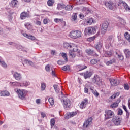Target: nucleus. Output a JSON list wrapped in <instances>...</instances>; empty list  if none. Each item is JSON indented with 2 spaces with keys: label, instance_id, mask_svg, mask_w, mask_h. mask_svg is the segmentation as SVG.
Instances as JSON below:
<instances>
[{
  "label": "nucleus",
  "instance_id": "1",
  "mask_svg": "<svg viewBox=\"0 0 130 130\" xmlns=\"http://www.w3.org/2000/svg\"><path fill=\"white\" fill-rule=\"evenodd\" d=\"M114 37L115 35L114 34H112L108 36L106 42L105 43V47L106 49H109L112 46L113 41H114Z\"/></svg>",
  "mask_w": 130,
  "mask_h": 130
},
{
  "label": "nucleus",
  "instance_id": "2",
  "mask_svg": "<svg viewBox=\"0 0 130 130\" xmlns=\"http://www.w3.org/2000/svg\"><path fill=\"white\" fill-rule=\"evenodd\" d=\"M69 37L72 39H78L82 37V31L78 30H72L70 32L69 35Z\"/></svg>",
  "mask_w": 130,
  "mask_h": 130
},
{
  "label": "nucleus",
  "instance_id": "3",
  "mask_svg": "<svg viewBox=\"0 0 130 130\" xmlns=\"http://www.w3.org/2000/svg\"><path fill=\"white\" fill-rule=\"evenodd\" d=\"M105 120L110 119V118H113L115 116L114 112L111 111V110H106L105 111Z\"/></svg>",
  "mask_w": 130,
  "mask_h": 130
},
{
  "label": "nucleus",
  "instance_id": "4",
  "mask_svg": "<svg viewBox=\"0 0 130 130\" xmlns=\"http://www.w3.org/2000/svg\"><path fill=\"white\" fill-rule=\"evenodd\" d=\"M96 33V28L94 27H89L85 29L84 35H90Z\"/></svg>",
  "mask_w": 130,
  "mask_h": 130
},
{
  "label": "nucleus",
  "instance_id": "5",
  "mask_svg": "<svg viewBox=\"0 0 130 130\" xmlns=\"http://www.w3.org/2000/svg\"><path fill=\"white\" fill-rule=\"evenodd\" d=\"M92 122H93V118L90 117L84 121L83 123L84 128H88V127H90L92 124Z\"/></svg>",
  "mask_w": 130,
  "mask_h": 130
},
{
  "label": "nucleus",
  "instance_id": "6",
  "mask_svg": "<svg viewBox=\"0 0 130 130\" xmlns=\"http://www.w3.org/2000/svg\"><path fill=\"white\" fill-rule=\"evenodd\" d=\"M16 93L18 94V96L20 99H24L26 96V90L24 89H17L16 91Z\"/></svg>",
  "mask_w": 130,
  "mask_h": 130
},
{
  "label": "nucleus",
  "instance_id": "7",
  "mask_svg": "<svg viewBox=\"0 0 130 130\" xmlns=\"http://www.w3.org/2000/svg\"><path fill=\"white\" fill-rule=\"evenodd\" d=\"M109 25V24L107 21H105L102 24L101 30V34H105L106 33V31H107V29H108Z\"/></svg>",
  "mask_w": 130,
  "mask_h": 130
},
{
  "label": "nucleus",
  "instance_id": "8",
  "mask_svg": "<svg viewBox=\"0 0 130 130\" xmlns=\"http://www.w3.org/2000/svg\"><path fill=\"white\" fill-rule=\"evenodd\" d=\"M63 105L65 109H68V108L71 107L72 102L69 99H66L63 101Z\"/></svg>",
  "mask_w": 130,
  "mask_h": 130
},
{
  "label": "nucleus",
  "instance_id": "9",
  "mask_svg": "<svg viewBox=\"0 0 130 130\" xmlns=\"http://www.w3.org/2000/svg\"><path fill=\"white\" fill-rule=\"evenodd\" d=\"M89 102V100L87 98L84 99L79 105V107L81 109H84V108H86V107L87 106V104H88Z\"/></svg>",
  "mask_w": 130,
  "mask_h": 130
},
{
  "label": "nucleus",
  "instance_id": "10",
  "mask_svg": "<svg viewBox=\"0 0 130 130\" xmlns=\"http://www.w3.org/2000/svg\"><path fill=\"white\" fill-rule=\"evenodd\" d=\"M77 115V112H69L65 114V119H70L71 117H74Z\"/></svg>",
  "mask_w": 130,
  "mask_h": 130
},
{
  "label": "nucleus",
  "instance_id": "11",
  "mask_svg": "<svg viewBox=\"0 0 130 130\" xmlns=\"http://www.w3.org/2000/svg\"><path fill=\"white\" fill-rule=\"evenodd\" d=\"M30 14L27 12H23L20 14L21 20H25L26 18H30Z\"/></svg>",
  "mask_w": 130,
  "mask_h": 130
},
{
  "label": "nucleus",
  "instance_id": "12",
  "mask_svg": "<svg viewBox=\"0 0 130 130\" xmlns=\"http://www.w3.org/2000/svg\"><path fill=\"white\" fill-rule=\"evenodd\" d=\"M72 48H73V52H77L78 54H79V55H81L82 54V52L81 50H80L79 49H78V46L77 45H75V44H72Z\"/></svg>",
  "mask_w": 130,
  "mask_h": 130
},
{
  "label": "nucleus",
  "instance_id": "13",
  "mask_svg": "<svg viewBox=\"0 0 130 130\" xmlns=\"http://www.w3.org/2000/svg\"><path fill=\"white\" fill-rule=\"evenodd\" d=\"M109 81L112 86H118L119 85V80H118L110 78Z\"/></svg>",
  "mask_w": 130,
  "mask_h": 130
},
{
  "label": "nucleus",
  "instance_id": "14",
  "mask_svg": "<svg viewBox=\"0 0 130 130\" xmlns=\"http://www.w3.org/2000/svg\"><path fill=\"white\" fill-rule=\"evenodd\" d=\"M112 121L115 125H120V123H121V118L116 117L115 119H112Z\"/></svg>",
  "mask_w": 130,
  "mask_h": 130
},
{
  "label": "nucleus",
  "instance_id": "15",
  "mask_svg": "<svg viewBox=\"0 0 130 130\" xmlns=\"http://www.w3.org/2000/svg\"><path fill=\"white\" fill-rule=\"evenodd\" d=\"M13 77L17 81H21L22 80V75L18 72H15L13 74Z\"/></svg>",
  "mask_w": 130,
  "mask_h": 130
},
{
  "label": "nucleus",
  "instance_id": "16",
  "mask_svg": "<svg viewBox=\"0 0 130 130\" xmlns=\"http://www.w3.org/2000/svg\"><path fill=\"white\" fill-rule=\"evenodd\" d=\"M91 85L92 84L90 83H87L85 85V87L84 88V93H85V94H88L89 92V88L90 90H91V87H93Z\"/></svg>",
  "mask_w": 130,
  "mask_h": 130
},
{
  "label": "nucleus",
  "instance_id": "17",
  "mask_svg": "<svg viewBox=\"0 0 130 130\" xmlns=\"http://www.w3.org/2000/svg\"><path fill=\"white\" fill-rule=\"evenodd\" d=\"M93 82L95 83V84H99L100 82H101V79L100 77L98 75H95L94 78L92 79Z\"/></svg>",
  "mask_w": 130,
  "mask_h": 130
},
{
  "label": "nucleus",
  "instance_id": "18",
  "mask_svg": "<svg viewBox=\"0 0 130 130\" xmlns=\"http://www.w3.org/2000/svg\"><path fill=\"white\" fill-rule=\"evenodd\" d=\"M105 6L107 8H108L109 10H114L113 9V2H106Z\"/></svg>",
  "mask_w": 130,
  "mask_h": 130
},
{
  "label": "nucleus",
  "instance_id": "19",
  "mask_svg": "<svg viewBox=\"0 0 130 130\" xmlns=\"http://www.w3.org/2000/svg\"><path fill=\"white\" fill-rule=\"evenodd\" d=\"M11 4L12 8H16L19 5V1L18 0H12Z\"/></svg>",
  "mask_w": 130,
  "mask_h": 130
},
{
  "label": "nucleus",
  "instance_id": "20",
  "mask_svg": "<svg viewBox=\"0 0 130 130\" xmlns=\"http://www.w3.org/2000/svg\"><path fill=\"white\" fill-rule=\"evenodd\" d=\"M92 76V72L86 71L84 73V79H88Z\"/></svg>",
  "mask_w": 130,
  "mask_h": 130
},
{
  "label": "nucleus",
  "instance_id": "21",
  "mask_svg": "<svg viewBox=\"0 0 130 130\" xmlns=\"http://www.w3.org/2000/svg\"><path fill=\"white\" fill-rule=\"evenodd\" d=\"M77 13H73L72 15V16L71 17V20L72 22H74V23H77L78 22V19L77 17Z\"/></svg>",
  "mask_w": 130,
  "mask_h": 130
},
{
  "label": "nucleus",
  "instance_id": "22",
  "mask_svg": "<svg viewBox=\"0 0 130 130\" xmlns=\"http://www.w3.org/2000/svg\"><path fill=\"white\" fill-rule=\"evenodd\" d=\"M90 91H91L92 94H93V95L96 97H98V96H99V93H98V91H97L96 89H94V87H90Z\"/></svg>",
  "mask_w": 130,
  "mask_h": 130
},
{
  "label": "nucleus",
  "instance_id": "23",
  "mask_svg": "<svg viewBox=\"0 0 130 130\" xmlns=\"http://www.w3.org/2000/svg\"><path fill=\"white\" fill-rule=\"evenodd\" d=\"M24 26L27 30H32V29H33V26H32V25L29 22L25 23Z\"/></svg>",
  "mask_w": 130,
  "mask_h": 130
},
{
  "label": "nucleus",
  "instance_id": "24",
  "mask_svg": "<svg viewBox=\"0 0 130 130\" xmlns=\"http://www.w3.org/2000/svg\"><path fill=\"white\" fill-rule=\"evenodd\" d=\"M73 51L70 50L69 52V55L70 58H75L76 57V54Z\"/></svg>",
  "mask_w": 130,
  "mask_h": 130
},
{
  "label": "nucleus",
  "instance_id": "25",
  "mask_svg": "<svg viewBox=\"0 0 130 130\" xmlns=\"http://www.w3.org/2000/svg\"><path fill=\"white\" fill-rule=\"evenodd\" d=\"M0 95L1 96H10V93L7 90L3 91L1 92Z\"/></svg>",
  "mask_w": 130,
  "mask_h": 130
},
{
  "label": "nucleus",
  "instance_id": "26",
  "mask_svg": "<svg viewBox=\"0 0 130 130\" xmlns=\"http://www.w3.org/2000/svg\"><path fill=\"white\" fill-rule=\"evenodd\" d=\"M64 8H66V5L64 4H61L60 3L58 4L57 9L59 11L62 10V9H64Z\"/></svg>",
  "mask_w": 130,
  "mask_h": 130
},
{
  "label": "nucleus",
  "instance_id": "27",
  "mask_svg": "<svg viewBox=\"0 0 130 130\" xmlns=\"http://www.w3.org/2000/svg\"><path fill=\"white\" fill-rule=\"evenodd\" d=\"M85 22H86L88 25H92V24H93V22H94V20H93V18H89L85 20Z\"/></svg>",
  "mask_w": 130,
  "mask_h": 130
},
{
  "label": "nucleus",
  "instance_id": "28",
  "mask_svg": "<svg viewBox=\"0 0 130 130\" xmlns=\"http://www.w3.org/2000/svg\"><path fill=\"white\" fill-rule=\"evenodd\" d=\"M63 47H64V48L71 49V48H72V44H70L69 43H64L63 44Z\"/></svg>",
  "mask_w": 130,
  "mask_h": 130
},
{
  "label": "nucleus",
  "instance_id": "29",
  "mask_svg": "<svg viewBox=\"0 0 130 130\" xmlns=\"http://www.w3.org/2000/svg\"><path fill=\"white\" fill-rule=\"evenodd\" d=\"M54 0H48L47 2L48 7H52L54 5Z\"/></svg>",
  "mask_w": 130,
  "mask_h": 130
},
{
  "label": "nucleus",
  "instance_id": "30",
  "mask_svg": "<svg viewBox=\"0 0 130 130\" xmlns=\"http://www.w3.org/2000/svg\"><path fill=\"white\" fill-rule=\"evenodd\" d=\"M73 8H74V6H73V5H68L66 6L65 5V10L66 11H72Z\"/></svg>",
  "mask_w": 130,
  "mask_h": 130
},
{
  "label": "nucleus",
  "instance_id": "31",
  "mask_svg": "<svg viewBox=\"0 0 130 130\" xmlns=\"http://www.w3.org/2000/svg\"><path fill=\"white\" fill-rule=\"evenodd\" d=\"M95 47L97 50H100V49L102 48V43L101 42L98 43V44L95 45Z\"/></svg>",
  "mask_w": 130,
  "mask_h": 130
},
{
  "label": "nucleus",
  "instance_id": "32",
  "mask_svg": "<svg viewBox=\"0 0 130 130\" xmlns=\"http://www.w3.org/2000/svg\"><path fill=\"white\" fill-rule=\"evenodd\" d=\"M54 22L55 23H59V22H61V23H64V24H66V22L63 21V18H61V19L55 18Z\"/></svg>",
  "mask_w": 130,
  "mask_h": 130
},
{
  "label": "nucleus",
  "instance_id": "33",
  "mask_svg": "<svg viewBox=\"0 0 130 130\" xmlns=\"http://www.w3.org/2000/svg\"><path fill=\"white\" fill-rule=\"evenodd\" d=\"M61 56L64 58V60L66 61V62H68V60H69V59H68V55H67V53H62Z\"/></svg>",
  "mask_w": 130,
  "mask_h": 130
},
{
  "label": "nucleus",
  "instance_id": "34",
  "mask_svg": "<svg viewBox=\"0 0 130 130\" xmlns=\"http://www.w3.org/2000/svg\"><path fill=\"white\" fill-rule=\"evenodd\" d=\"M86 53H88L89 55H94V50H92L91 49H87L86 50Z\"/></svg>",
  "mask_w": 130,
  "mask_h": 130
},
{
  "label": "nucleus",
  "instance_id": "35",
  "mask_svg": "<svg viewBox=\"0 0 130 130\" xmlns=\"http://www.w3.org/2000/svg\"><path fill=\"white\" fill-rule=\"evenodd\" d=\"M115 62V59H112V60H110V61H108L106 62L107 66H109L110 64H112Z\"/></svg>",
  "mask_w": 130,
  "mask_h": 130
},
{
  "label": "nucleus",
  "instance_id": "36",
  "mask_svg": "<svg viewBox=\"0 0 130 130\" xmlns=\"http://www.w3.org/2000/svg\"><path fill=\"white\" fill-rule=\"evenodd\" d=\"M118 106V103L115 102L110 105L111 108H116Z\"/></svg>",
  "mask_w": 130,
  "mask_h": 130
},
{
  "label": "nucleus",
  "instance_id": "37",
  "mask_svg": "<svg viewBox=\"0 0 130 130\" xmlns=\"http://www.w3.org/2000/svg\"><path fill=\"white\" fill-rule=\"evenodd\" d=\"M50 124L51 128H52V127H53V126H54V125L55 124V120L54 118L51 119Z\"/></svg>",
  "mask_w": 130,
  "mask_h": 130
},
{
  "label": "nucleus",
  "instance_id": "38",
  "mask_svg": "<svg viewBox=\"0 0 130 130\" xmlns=\"http://www.w3.org/2000/svg\"><path fill=\"white\" fill-rule=\"evenodd\" d=\"M71 69V67H70V66H68V65H66V66H64V67H63L62 68V70H63V71H69V70H70Z\"/></svg>",
  "mask_w": 130,
  "mask_h": 130
},
{
  "label": "nucleus",
  "instance_id": "39",
  "mask_svg": "<svg viewBox=\"0 0 130 130\" xmlns=\"http://www.w3.org/2000/svg\"><path fill=\"white\" fill-rule=\"evenodd\" d=\"M57 63L59 66H63V64H66V63H67V62H66V61H64L61 60H59L57 61Z\"/></svg>",
  "mask_w": 130,
  "mask_h": 130
},
{
  "label": "nucleus",
  "instance_id": "40",
  "mask_svg": "<svg viewBox=\"0 0 130 130\" xmlns=\"http://www.w3.org/2000/svg\"><path fill=\"white\" fill-rule=\"evenodd\" d=\"M48 101L51 105H54V100H53V98H49Z\"/></svg>",
  "mask_w": 130,
  "mask_h": 130
},
{
  "label": "nucleus",
  "instance_id": "41",
  "mask_svg": "<svg viewBox=\"0 0 130 130\" xmlns=\"http://www.w3.org/2000/svg\"><path fill=\"white\" fill-rule=\"evenodd\" d=\"M95 39H96V36H93L88 38L87 41H89V42H92V41H94V40H95Z\"/></svg>",
  "mask_w": 130,
  "mask_h": 130
},
{
  "label": "nucleus",
  "instance_id": "42",
  "mask_svg": "<svg viewBox=\"0 0 130 130\" xmlns=\"http://www.w3.org/2000/svg\"><path fill=\"white\" fill-rule=\"evenodd\" d=\"M45 88H46V84H45V83H41V89L42 91H44V90H45Z\"/></svg>",
  "mask_w": 130,
  "mask_h": 130
},
{
  "label": "nucleus",
  "instance_id": "43",
  "mask_svg": "<svg viewBox=\"0 0 130 130\" xmlns=\"http://www.w3.org/2000/svg\"><path fill=\"white\" fill-rule=\"evenodd\" d=\"M82 12L83 14H85V15H88V13H89V11L86 8H84L83 9Z\"/></svg>",
  "mask_w": 130,
  "mask_h": 130
},
{
  "label": "nucleus",
  "instance_id": "44",
  "mask_svg": "<svg viewBox=\"0 0 130 130\" xmlns=\"http://www.w3.org/2000/svg\"><path fill=\"white\" fill-rule=\"evenodd\" d=\"M0 64L1 66H2V67H3V68H7V64H6V63L5 62V61H0Z\"/></svg>",
  "mask_w": 130,
  "mask_h": 130
},
{
  "label": "nucleus",
  "instance_id": "45",
  "mask_svg": "<svg viewBox=\"0 0 130 130\" xmlns=\"http://www.w3.org/2000/svg\"><path fill=\"white\" fill-rule=\"evenodd\" d=\"M78 68H79V69H80L79 70V71H83V70H85V69H87V66H78Z\"/></svg>",
  "mask_w": 130,
  "mask_h": 130
},
{
  "label": "nucleus",
  "instance_id": "46",
  "mask_svg": "<svg viewBox=\"0 0 130 130\" xmlns=\"http://www.w3.org/2000/svg\"><path fill=\"white\" fill-rule=\"evenodd\" d=\"M124 88L125 90H129V85H128V84L126 83L124 85Z\"/></svg>",
  "mask_w": 130,
  "mask_h": 130
},
{
  "label": "nucleus",
  "instance_id": "47",
  "mask_svg": "<svg viewBox=\"0 0 130 130\" xmlns=\"http://www.w3.org/2000/svg\"><path fill=\"white\" fill-rule=\"evenodd\" d=\"M118 115H122L123 114V111H122V109H118Z\"/></svg>",
  "mask_w": 130,
  "mask_h": 130
},
{
  "label": "nucleus",
  "instance_id": "48",
  "mask_svg": "<svg viewBox=\"0 0 130 130\" xmlns=\"http://www.w3.org/2000/svg\"><path fill=\"white\" fill-rule=\"evenodd\" d=\"M46 72H50V65L47 64L45 67Z\"/></svg>",
  "mask_w": 130,
  "mask_h": 130
},
{
  "label": "nucleus",
  "instance_id": "49",
  "mask_svg": "<svg viewBox=\"0 0 130 130\" xmlns=\"http://www.w3.org/2000/svg\"><path fill=\"white\" fill-rule=\"evenodd\" d=\"M129 116H130V113L129 112H127L126 113V116H125V119L126 120H128L129 119Z\"/></svg>",
  "mask_w": 130,
  "mask_h": 130
},
{
  "label": "nucleus",
  "instance_id": "50",
  "mask_svg": "<svg viewBox=\"0 0 130 130\" xmlns=\"http://www.w3.org/2000/svg\"><path fill=\"white\" fill-rule=\"evenodd\" d=\"M48 22H49V19L48 18H45L43 20V23L45 25L48 24Z\"/></svg>",
  "mask_w": 130,
  "mask_h": 130
},
{
  "label": "nucleus",
  "instance_id": "51",
  "mask_svg": "<svg viewBox=\"0 0 130 130\" xmlns=\"http://www.w3.org/2000/svg\"><path fill=\"white\" fill-rule=\"evenodd\" d=\"M90 63L91 64H96L97 63V60L93 59L90 61Z\"/></svg>",
  "mask_w": 130,
  "mask_h": 130
},
{
  "label": "nucleus",
  "instance_id": "52",
  "mask_svg": "<svg viewBox=\"0 0 130 130\" xmlns=\"http://www.w3.org/2000/svg\"><path fill=\"white\" fill-rule=\"evenodd\" d=\"M106 54L108 55V56H111L112 55V51H107L105 52Z\"/></svg>",
  "mask_w": 130,
  "mask_h": 130
},
{
  "label": "nucleus",
  "instance_id": "53",
  "mask_svg": "<svg viewBox=\"0 0 130 130\" xmlns=\"http://www.w3.org/2000/svg\"><path fill=\"white\" fill-rule=\"evenodd\" d=\"M53 87H54V90H55V91L57 93H58V85H54Z\"/></svg>",
  "mask_w": 130,
  "mask_h": 130
},
{
  "label": "nucleus",
  "instance_id": "54",
  "mask_svg": "<svg viewBox=\"0 0 130 130\" xmlns=\"http://www.w3.org/2000/svg\"><path fill=\"white\" fill-rule=\"evenodd\" d=\"M77 2L79 5H83L85 4V0H77Z\"/></svg>",
  "mask_w": 130,
  "mask_h": 130
},
{
  "label": "nucleus",
  "instance_id": "55",
  "mask_svg": "<svg viewBox=\"0 0 130 130\" xmlns=\"http://www.w3.org/2000/svg\"><path fill=\"white\" fill-rule=\"evenodd\" d=\"M28 39H31V40H35L36 38L35 37L32 36V35H28V37L27 38Z\"/></svg>",
  "mask_w": 130,
  "mask_h": 130
},
{
  "label": "nucleus",
  "instance_id": "56",
  "mask_svg": "<svg viewBox=\"0 0 130 130\" xmlns=\"http://www.w3.org/2000/svg\"><path fill=\"white\" fill-rule=\"evenodd\" d=\"M29 85L30 82H29L25 81L23 83V86H24V87H28V86H29Z\"/></svg>",
  "mask_w": 130,
  "mask_h": 130
},
{
  "label": "nucleus",
  "instance_id": "57",
  "mask_svg": "<svg viewBox=\"0 0 130 130\" xmlns=\"http://www.w3.org/2000/svg\"><path fill=\"white\" fill-rule=\"evenodd\" d=\"M41 115L42 118H44V117H46V114H45V113L43 112H41Z\"/></svg>",
  "mask_w": 130,
  "mask_h": 130
},
{
  "label": "nucleus",
  "instance_id": "58",
  "mask_svg": "<svg viewBox=\"0 0 130 130\" xmlns=\"http://www.w3.org/2000/svg\"><path fill=\"white\" fill-rule=\"evenodd\" d=\"M123 109L125 111V112H128L127 110V108H126V106L124 105H122Z\"/></svg>",
  "mask_w": 130,
  "mask_h": 130
},
{
  "label": "nucleus",
  "instance_id": "59",
  "mask_svg": "<svg viewBox=\"0 0 130 130\" xmlns=\"http://www.w3.org/2000/svg\"><path fill=\"white\" fill-rule=\"evenodd\" d=\"M118 58L120 60H123L124 59L122 55H118Z\"/></svg>",
  "mask_w": 130,
  "mask_h": 130
},
{
  "label": "nucleus",
  "instance_id": "60",
  "mask_svg": "<svg viewBox=\"0 0 130 130\" xmlns=\"http://www.w3.org/2000/svg\"><path fill=\"white\" fill-rule=\"evenodd\" d=\"M10 84L12 86H17L18 82H10Z\"/></svg>",
  "mask_w": 130,
  "mask_h": 130
},
{
  "label": "nucleus",
  "instance_id": "61",
  "mask_svg": "<svg viewBox=\"0 0 130 130\" xmlns=\"http://www.w3.org/2000/svg\"><path fill=\"white\" fill-rule=\"evenodd\" d=\"M36 24V25H37V26H41V22L39 21H37Z\"/></svg>",
  "mask_w": 130,
  "mask_h": 130
},
{
  "label": "nucleus",
  "instance_id": "62",
  "mask_svg": "<svg viewBox=\"0 0 130 130\" xmlns=\"http://www.w3.org/2000/svg\"><path fill=\"white\" fill-rule=\"evenodd\" d=\"M123 1H121V0H120L119 2H118V4H117L118 6H121V4H123Z\"/></svg>",
  "mask_w": 130,
  "mask_h": 130
},
{
  "label": "nucleus",
  "instance_id": "63",
  "mask_svg": "<svg viewBox=\"0 0 130 130\" xmlns=\"http://www.w3.org/2000/svg\"><path fill=\"white\" fill-rule=\"evenodd\" d=\"M111 98L112 99H115L116 98V94H113L111 96Z\"/></svg>",
  "mask_w": 130,
  "mask_h": 130
},
{
  "label": "nucleus",
  "instance_id": "64",
  "mask_svg": "<svg viewBox=\"0 0 130 130\" xmlns=\"http://www.w3.org/2000/svg\"><path fill=\"white\" fill-rule=\"evenodd\" d=\"M79 17H80V18H81V19H84L85 16H84V14L81 13L79 15Z\"/></svg>",
  "mask_w": 130,
  "mask_h": 130
}]
</instances>
